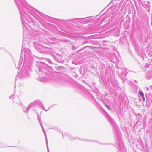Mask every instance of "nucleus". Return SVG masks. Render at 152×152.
I'll use <instances>...</instances> for the list:
<instances>
[{
  "label": "nucleus",
  "instance_id": "obj_1",
  "mask_svg": "<svg viewBox=\"0 0 152 152\" xmlns=\"http://www.w3.org/2000/svg\"><path fill=\"white\" fill-rule=\"evenodd\" d=\"M139 94L142 97H143L144 94L141 91H139Z\"/></svg>",
  "mask_w": 152,
  "mask_h": 152
},
{
  "label": "nucleus",
  "instance_id": "obj_2",
  "mask_svg": "<svg viewBox=\"0 0 152 152\" xmlns=\"http://www.w3.org/2000/svg\"><path fill=\"white\" fill-rule=\"evenodd\" d=\"M90 48L91 49H99V48L97 47H94L93 46H91L90 47Z\"/></svg>",
  "mask_w": 152,
  "mask_h": 152
},
{
  "label": "nucleus",
  "instance_id": "obj_3",
  "mask_svg": "<svg viewBox=\"0 0 152 152\" xmlns=\"http://www.w3.org/2000/svg\"><path fill=\"white\" fill-rule=\"evenodd\" d=\"M105 106L107 107L109 110H110V107H109L107 104H105Z\"/></svg>",
  "mask_w": 152,
  "mask_h": 152
},
{
  "label": "nucleus",
  "instance_id": "obj_4",
  "mask_svg": "<svg viewBox=\"0 0 152 152\" xmlns=\"http://www.w3.org/2000/svg\"><path fill=\"white\" fill-rule=\"evenodd\" d=\"M142 97V99H143V101H144V100H145V98L144 97V96L143 97Z\"/></svg>",
  "mask_w": 152,
  "mask_h": 152
}]
</instances>
